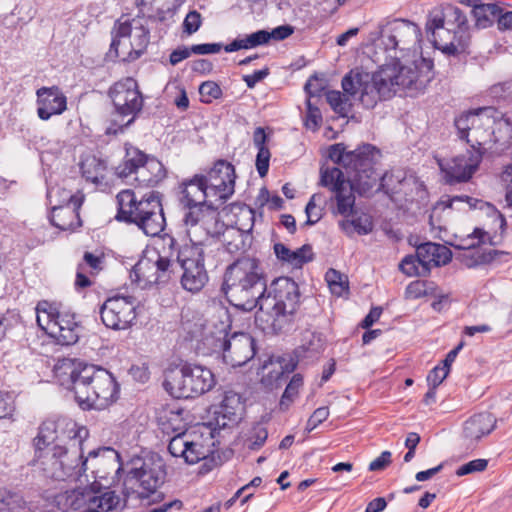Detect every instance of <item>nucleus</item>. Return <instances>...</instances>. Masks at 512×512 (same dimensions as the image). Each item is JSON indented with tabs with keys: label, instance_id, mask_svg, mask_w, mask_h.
<instances>
[{
	"label": "nucleus",
	"instance_id": "5701e85b",
	"mask_svg": "<svg viewBox=\"0 0 512 512\" xmlns=\"http://www.w3.org/2000/svg\"><path fill=\"white\" fill-rule=\"evenodd\" d=\"M416 255L422 266V275H428L432 267L448 264L452 259V252L442 244L426 242L416 248Z\"/></svg>",
	"mask_w": 512,
	"mask_h": 512
},
{
	"label": "nucleus",
	"instance_id": "680f3d73",
	"mask_svg": "<svg viewBox=\"0 0 512 512\" xmlns=\"http://www.w3.org/2000/svg\"><path fill=\"white\" fill-rule=\"evenodd\" d=\"M329 158L335 163L341 165L346 170L348 156H351V151L346 152L345 146L341 143L332 145L329 148Z\"/></svg>",
	"mask_w": 512,
	"mask_h": 512
},
{
	"label": "nucleus",
	"instance_id": "3c124183",
	"mask_svg": "<svg viewBox=\"0 0 512 512\" xmlns=\"http://www.w3.org/2000/svg\"><path fill=\"white\" fill-rule=\"evenodd\" d=\"M313 258L312 246L310 244H304L294 251L291 250L288 264L295 268H300L305 263L312 261Z\"/></svg>",
	"mask_w": 512,
	"mask_h": 512
},
{
	"label": "nucleus",
	"instance_id": "a211bd4d",
	"mask_svg": "<svg viewBox=\"0 0 512 512\" xmlns=\"http://www.w3.org/2000/svg\"><path fill=\"white\" fill-rule=\"evenodd\" d=\"M214 347L222 352L224 362L232 367L245 365L256 354L255 339L245 332L225 334L222 339L215 341Z\"/></svg>",
	"mask_w": 512,
	"mask_h": 512
},
{
	"label": "nucleus",
	"instance_id": "4c0bfd02",
	"mask_svg": "<svg viewBox=\"0 0 512 512\" xmlns=\"http://www.w3.org/2000/svg\"><path fill=\"white\" fill-rule=\"evenodd\" d=\"M439 205H443L444 208L456 209L458 211L465 212L473 209L482 210L484 207H492L490 203L468 195H456L449 197L447 200H442Z\"/></svg>",
	"mask_w": 512,
	"mask_h": 512
},
{
	"label": "nucleus",
	"instance_id": "6e6d98bb",
	"mask_svg": "<svg viewBox=\"0 0 512 512\" xmlns=\"http://www.w3.org/2000/svg\"><path fill=\"white\" fill-rule=\"evenodd\" d=\"M199 94L203 103H211L222 96L221 87L214 81H205L199 86Z\"/></svg>",
	"mask_w": 512,
	"mask_h": 512
},
{
	"label": "nucleus",
	"instance_id": "c9c22d12",
	"mask_svg": "<svg viewBox=\"0 0 512 512\" xmlns=\"http://www.w3.org/2000/svg\"><path fill=\"white\" fill-rule=\"evenodd\" d=\"M325 349V338L321 333L306 330L302 333L301 345L296 352L299 356L314 357Z\"/></svg>",
	"mask_w": 512,
	"mask_h": 512
},
{
	"label": "nucleus",
	"instance_id": "412c9836",
	"mask_svg": "<svg viewBox=\"0 0 512 512\" xmlns=\"http://www.w3.org/2000/svg\"><path fill=\"white\" fill-rule=\"evenodd\" d=\"M254 221V210L250 207H245L241 209L240 217L236 222L237 225H240L239 228H227L225 231L222 229L223 245L229 253H236L244 248V233L252 231Z\"/></svg>",
	"mask_w": 512,
	"mask_h": 512
},
{
	"label": "nucleus",
	"instance_id": "b1692460",
	"mask_svg": "<svg viewBox=\"0 0 512 512\" xmlns=\"http://www.w3.org/2000/svg\"><path fill=\"white\" fill-rule=\"evenodd\" d=\"M179 203L183 206L208 203L213 200L209 197L208 188L204 182V176L195 174L189 179H184L179 184Z\"/></svg>",
	"mask_w": 512,
	"mask_h": 512
},
{
	"label": "nucleus",
	"instance_id": "5fc2aeb1",
	"mask_svg": "<svg viewBox=\"0 0 512 512\" xmlns=\"http://www.w3.org/2000/svg\"><path fill=\"white\" fill-rule=\"evenodd\" d=\"M486 232L480 228H475L471 234L466 238L460 240L459 243L455 244L454 247L459 250H473L484 243V237Z\"/></svg>",
	"mask_w": 512,
	"mask_h": 512
},
{
	"label": "nucleus",
	"instance_id": "4be33fe9",
	"mask_svg": "<svg viewBox=\"0 0 512 512\" xmlns=\"http://www.w3.org/2000/svg\"><path fill=\"white\" fill-rule=\"evenodd\" d=\"M37 114L41 120H49L52 115H60L67 108V98L57 86L41 87L37 90Z\"/></svg>",
	"mask_w": 512,
	"mask_h": 512
},
{
	"label": "nucleus",
	"instance_id": "338daca9",
	"mask_svg": "<svg viewBox=\"0 0 512 512\" xmlns=\"http://www.w3.org/2000/svg\"><path fill=\"white\" fill-rule=\"evenodd\" d=\"M264 34V30H258L245 38L240 39L242 43V49L255 48L260 45L267 44V38Z\"/></svg>",
	"mask_w": 512,
	"mask_h": 512
},
{
	"label": "nucleus",
	"instance_id": "49530a36",
	"mask_svg": "<svg viewBox=\"0 0 512 512\" xmlns=\"http://www.w3.org/2000/svg\"><path fill=\"white\" fill-rule=\"evenodd\" d=\"M339 225L346 233H351L353 230L359 235H367L373 230V223L369 217H357L352 220H342Z\"/></svg>",
	"mask_w": 512,
	"mask_h": 512
},
{
	"label": "nucleus",
	"instance_id": "79ce46f5",
	"mask_svg": "<svg viewBox=\"0 0 512 512\" xmlns=\"http://www.w3.org/2000/svg\"><path fill=\"white\" fill-rule=\"evenodd\" d=\"M183 412L184 411L182 409L166 410L164 415L159 418V424L162 431L166 434L186 432V423L182 416Z\"/></svg>",
	"mask_w": 512,
	"mask_h": 512
},
{
	"label": "nucleus",
	"instance_id": "de8ad7c7",
	"mask_svg": "<svg viewBox=\"0 0 512 512\" xmlns=\"http://www.w3.org/2000/svg\"><path fill=\"white\" fill-rule=\"evenodd\" d=\"M325 280L331 292L337 296H342L348 291V280L347 277L337 270L330 268L325 274Z\"/></svg>",
	"mask_w": 512,
	"mask_h": 512
},
{
	"label": "nucleus",
	"instance_id": "1a4fd4ad",
	"mask_svg": "<svg viewBox=\"0 0 512 512\" xmlns=\"http://www.w3.org/2000/svg\"><path fill=\"white\" fill-rule=\"evenodd\" d=\"M495 114H498L495 109L484 107L456 117L454 125L459 139L464 140L470 149L485 154L491 148Z\"/></svg>",
	"mask_w": 512,
	"mask_h": 512
},
{
	"label": "nucleus",
	"instance_id": "09e8293b",
	"mask_svg": "<svg viewBox=\"0 0 512 512\" xmlns=\"http://www.w3.org/2000/svg\"><path fill=\"white\" fill-rule=\"evenodd\" d=\"M89 458L95 459V466L104 465L107 460L111 461L113 468H116V472L120 470V466L117 465L119 454L110 447H103L98 450H92L88 454Z\"/></svg>",
	"mask_w": 512,
	"mask_h": 512
},
{
	"label": "nucleus",
	"instance_id": "c85d7f7f",
	"mask_svg": "<svg viewBox=\"0 0 512 512\" xmlns=\"http://www.w3.org/2000/svg\"><path fill=\"white\" fill-rule=\"evenodd\" d=\"M56 329L53 330L51 337L61 345L75 344L79 339V325L75 321V314L59 310L56 319Z\"/></svg>",
	"mask_w": 512,
	"mask_h": 512
},
{
	"label": "nucleus",
	"instance_id": "603ef678",
	"mask_svg": "<svg viewBox=\"0 0 512 512\" xmlns=\"http://www.w3.org/2000/svg\"><path fill=\"white\" fill-rule=\"evenodd\" d=\"M190 435L187 432L176 433L169 441L168 451L174 457H184Z\"/></svg>",
	"mask_w": 512,
	"mask_h": 512
},
{
	"label": "nucleus",
	"instance_id": "4468645a",
	"mask_svg": "<svg viewBox=\"0 0 512 512\" xmlns=\"http://www.w3.org/2000/svg\"><path fill=\"white\" fill-rule=\"evenodd\" d=\"M177 262L183 270L180 278L182 288L192 294L199 293L209 281L203 249L186 246L177 251Z\"/></svg>",
	"mask_w": 512,
	"mask_h": 512
},
{
	"label": "nucleus",
	"instance_id": "7c9ffc66",
	"mask_svg": "<svg viewBox=\"0 0 512 512\" xmlns=\"http://www.w3.org/2000/svg\"><path fill=\"white\" fill-rule=\"evenodd\" d=\"M167 176V171L160 160L150 155L147 161L137 171V175L133 177V181L139 186L154 187L162 182Z\"/></svg>",
	"mask_w": 512,
	"mask_h": 512
},
{
	"label": "nucleus",
	"instance_id": "c03bdc74",
	"mask_svg": "<svg viewBox=\"0 0 512 512\" xmlns=\"http://www.w3.org/2000/svg\"><path fill=\"white\" fill-rule=\"evenodd\" d=\"M155 264L151 259H141L133 267L138 282L145 284H159V276L155 274Z\"/></svg>",
	"mask_w": 512,
	"mask_h": 512
},
{
	"label": "nucleus",
	"instance_id": "69168bd1",
	"mask_svg": "<svg viewBox=\"0 0 512 512\" xmlns=\"http://www.w3.org/2000/svg\"><path fill=\"white\" fill-rule=\"evenodd\" d=\"M258 153L256 156V169L260 175V177H265L269 170V161H270V151L268 147H260L257 149Z\"/></svg>",
	"mask_w": 512,
	"mask_h": 512
},
{
	"label": "nucleus",
	"instance_id": "e2e57ef3",
	"mask_svg": "<svg viewBox=\"0 0 512 512\" xmlns=\"http://www.w3.org/2000/svg\"><path fill=\"white\" fill-rule=\"evenodd\" d=\"M488 461L486 459H475L463 464L456 470L457 476H464L474 472H481L487 468Z\"/></svg>",
	"mask_w": 512,
	"mask_h": 512
},
{
	"label": "nucleus",
	"instance_id": "13d9d810",
	"mask_svg": "<svg viewBox=\"0 0 512 512\" xmlns=\"http://www.w3.org/2000/svg\"><path fill=\"white\" fill-rule=\"evenodd\" d=\"M499 254H502V252L490 249L488 251H479L475 250L470 255V262L467 263L469 267L477 266V265H483L488 264L492 262L495 257Z\"/></svg>",
	"mask_w": 512,
	"mask_h": 512
},
{
	"label": "nucleus",
	"instance_id": "58836bf2",
	"mask_svg": "<svg viewBox=\"0 0 512 512\" xmlns=\"http://www.w3.org/2000/svg\"><path fill=\"white\" fill-rule=\"evenodd\" d=\"M492 144H498L501 151L508 149L512 144V123L508 118H498L495 114V123L492 127Z\"/></svg>",
	"mask_w": 512,
	"mask_h": 512
},
{
	"label": "nucleus",
	"instance_id": "393cba45",
	"mask_svg": "<svg viewBox=\"0 0 512 512\" xmlns=\"http://www.w3.org/2000/svg\"><path fill=\"white\" fill-rule=\"evenodd\" d=\"M205 219L209 220L206 224L197 222L195 225L192 224L185 227L186 234L192 243L191 246L202 248V246L210 240L218 238L221 235L224 223L219 220V216L211 217L206 215Z\"/></svg>",
	"mask_w": 512,
	"mask_h": 512
},
{
	"label": "nucleus",
	"instance_id": "cd10ccee",
	"mask_svg": "<svg viewBox=\"0 0 512 512\" xmlns=\"http://www.w3.org/2000/svg\"><path fill=\"white\" fill-rule=\"evenodd\" d=\"M125 155L122 162L116 167V174L122 179L133 181L139 168L143 166L150 156L131 143L124 144Z\"/></svg>",
	"mask_w": 512,
	"mask_h": 512
},
{
	"label": "nucleus",
	"instance_id": "c756f323",
	"mask_svg": "<svg viewBox=\"0 0 512 512\" xmlns=\"http://www.w3.org/2000/svg\"><path fill=\"white\" fill-rule=\"evenodd\" d=\"M242 404L236 393H227L220 406L215 411V421L218 427L226 428L236 424L240 419Z\"/></svg>",
	"mask_w": 512,
	"mask_h": 512
},
{
	"label": "nucleus",
	"instance_id": "8fccbe9b",
	"mask_svg": "<svg viewBox=\"0 0 512 512\" xmlns=\"http://www.w3.org/2000/svg\"><path fill=\"white\" fill-rule=\"evenodd\" d=\"M346 96L348 95L345 93L343 95L341 94L340 91L335 90L328 91L326 93L327 102L329 103L333 111L342 117L347 115L350 107V104H348V98Z\"/></svg>",
	"mask_w": 512,
	"mask_h": 512
},
{
	"label": "nucleus",
	"instance_id": "dca6fc26",
	"mask_svg": "<svg viewBox=\"0 0 512 512\" xmlns=\"http://www.w3.org/2000/svg\"><path fill=\"white\" fill-rule=\"evenodd\" d=\"M65 194L64 200L67 204H54L51 208L50 222L62 231H74L82 226L79 210L83 204V195L72 194L69 190L60 187H53L48 190L47 198L53 204L55 194Z\"/></svg>",
	"mask_w": 512,
	"mask_h": 512
},
{
	"label": "nucleus",
	"instance_id": "f3484780",
	"mask_svg": "<svg viewBox=\"0 0 512 512\" xmlns=\"http://www.w3.org/2000/svg\"><path fill=\"white\" fill-rule=\"evenodd\" d=\"M421 30L408 20L395 19L381 29V44L391 59H397V49H409L420 40Z\"/></svg>",
	"mask_w": 512,
	"mask_h": 512
},
{
	"label": "nucleus",
	"instance_id": "2eb2a0df",
	"mask_svg": "<svg viewBox=\"0 0 512 512\" xmlns=\"http://www.w3.org/2000/svg\"><path fill=\"white\" fill-rule=\"evenodd\" d=\"M138 306L139 301L132 295L108 297L99 308L101 321L109 329L125 330L135 321Z\"/></svg>",
	"mask_w": 512,
	"mask_h": 512
},
{
	"label": "nucleus",
	"instance_id": "a878e982",
	"mask_svg": "<svg viewBox=\"0 0 512 512\" xmlns=\"http://www.w3.org/2000/svg\"><path fill=\"white\" fill-rule=\"evenodd\" d=\"M496 422V418L489 412L475 414L465 421L463 437L469 445H475L495 429Z\"/></svg>",
	"mask_w": 512,
	"mask_h": 512
},
{
	"label": "nucleus",
	"instance_id": "20e7f679",
	"mask_svg": "<svg viewBox=\"0 0 512 512\" xmlns=\"http://www.w3.org/2000/svg\"><path fill=\"white\" fill-rule=\"evenodd\" d=\"M116 220L138 226L147 236H158L165 227L161 194L151 191L140 200L131 189L120 191L117 196Z\"/></svg>",
	"mask_w": 512,
	"mask_h": 512
},
{
	"label": "nucleus",
	"instance_id": "37998d69",
	"mask_svg": "<svg viewBox=\"0 0 512 512\" xmlns=\"http://www.w3.org/2000/svg\"><path fill=\"white\" fill-rule=\"evenodd\" d=\"M351 181H349V177L345 178L344 172L338 168H327L325 170H321V185L325 187H330L333 192L349 185Z\"/></svg>",
	"mask_w": 512,
	"mask_h": 512
},
{
	"label": "nucleus",
	"instance_id": "473e14b6",
	"mask_svg": "<svg viewBox=\"0 0 512 512\" xmlns=\"http://www.w3.org/2000/svg\"><path fill=\"white\" fill-rule=\"evenodd\" d=\"M91 491L87 489L67 490L55 497L57 507L63 512L78 510L85 505H90Z\"/></svg>",
	"mask_w": 512,
	"mask_h": 512
},
{
	"label": "nucleus",
	"instance_id": "e433bc0d",
	"mask_svg": "<svg viewBox=\"0 0 512 512\" xmlns=\"http://www.w3.org/2000/svg\"><path fill=\"white\" fill-rule=\"evenodd\" d=\"M82 176L91 183L99 184L105 177L106 164L94 155L85 157L80 163Z\"/></svg>",
	"mask_w": 512,
	"mask_h": 512
},
{
	"label": "nucleus",
	"instance_id": "6ab92c4d",
	"mask_svg": "<svg viewBox=\"0 0 512 512\" xmlns=\"http://www.w3.org/2000/svg\"><path fill=\"white\" fill-rule=\"evenodd\" d=\"M204 176V182L208 188L209 197L218 205L226 202L234 193L235 168L226 160H218Z\"/></svg>",
	"mask_w": 512,
	"mask_h": 512
},
{
	"label": "nucleus",
	"instance_id": "a19ab883",
	"mask_svg": "<svg viewBox=\"0 0 512 512\" xmlns=\"http://www.w3.org/2000/svg\"><path fill=\"white\" fill-rule=\"evenodd\" d=\"M353 190H356V187L351 182L349 185L335 191L336 213L346 217L353 213L355 205Z\"/></svg>",
	"mask_w": 512,
	"mask_h": 512
},
{
	"label": "nucleus",
	"instance_id": "0eeeda50",
	"mask_svg": "<svg viewBox=\"0 0 512 512\" xmlns=\"http://www.w3.org/2000/svg\"><path fill=\"white\" fill-rule=\"evenodd\" d=\"M215 385L212 371L204 366L184 363L165 372L164 389L174 398H195Z\"/></svg>",
	"mask_w": 512,
	"mask_h": 512
},
{
	"label": "nucleus",
	"instance_id": "0e129e2a",
	"mask_svg": "<svg viewBox=\"0 0 512 512\" xmlns=\"http://www.w3.org/2000/svg\"><path fill=\"white\" fill-rule=\"evenodd\" d=\"M268 437L266 428L257 425L252 430V435L249 438L248 448L251 450H258L262 447Z\"/></svg>",
	"mask_w": 512,
	"mask_h": 512
},
{
	"label": "nucleus",
	"instance_id": "7ed1b4c3",
	"mask_svg": "<svg viewBox=\"0 0 512 512\" xmlns=\"http://www.w3.org/2000/svg\"><path fill=\"white\" fill-rule=\"evenodd\" d=\"M88 431L76 429L72 423L68 438L69 446L54 445L50 449L35 453L34 462L42 470L45 477L57 481H65L70 477L78 478L86 471L88 458L83 456V441Z\"/></svg>",
	"mask_w": 512,
	"mask_h": 512
},
{
	"label": "nucleus",
	"instance_id": "aec40b11",
	"mask_svg": "<svg viewBox=\"0 0 512 512\" xmlns=\"http://www.w3.org/2000/svg\"><path fill=\"white\" fill-rule=\"evenodd\" d=\"M484 154L480 150L467 148L446 162H439L447 183L455 184L469 181L478 170Z\"/></svg>",
	"mask_w": 512,
	"mask_h": 512
},
{
	"label": "nucleus",
	"instance_id": "423d86ee",
	"mask_svg": "<svg viewBox=\"0 0 512 512\" xmlns=\"http://www.w3.org/2000/svg\"><path fill=\"white\" fill-rule=\"evenodd\" d=\"M165 478V463L157 454L134 458L128 464L123 495L134 496L141 501L154 496L152 502H157L163 498L157 490L165 482ZM150 503L151 501L148 502Z\"/></svg>",
	"mask_w": 512,
	"mask_h": 512
},
{
	"label": "nucleus",
	"instance_id": "9d476101",
	"mask_svg": "<svg viewBox=\"0 0 512 512\" xmlns=\"http://www.w3.org/2000/svg\"><path fill=\"white\" fill-rule=\"evenodd\" d=\"M347 161L346 173L349 181L353 182L356 191L365 195L371 191L377 184V190L383 188L384 177L377 171L375 165L381 157L380 151L371 144L363 146L351 151Z\"/></svg>",
	"mask_w": 512,
	"mask_h": 512
},
{
	"label": "nucleus",
	"instance_id": "f704fd0d",
	"mask_svg": "<svg viewBox=\"0 0 512 512\" xmlns=\"http://www.w3.org/2000/svg\"><path fill=\"white\" fill-rule=\"evenodd\" d=\"M60 425V421L53 420H46L41 424L38 435L33 441L35 453L42 452L52 447L51 444L59 438L58 428Z\"/></svg>",
	"mask_w": 512,
	"mask_h": 512
},
{
	"label": "nucleus",
	"instance_id": "bb28decb",
	"mask_svg": "<svg viewBox=\"0 0 512 512\" xmlns=\"http://www.w3.org/2000/svg\"><path fill=\"white\" fill-rule=\"evenodd\" d=\"M460 3L472 8V16L478 28H488L505 14V10L494 3H482L481 0H460Z\"/></svg>",
	"mask_w": 512,
	"mask_h": 512
},
{
	"label": "nucleus",
	"instance_id": "ddd939ff",
	"mask_svg": "<svg viewBox=\"0 0 512 512\" xmlns=\"http://www.w3.org/2000/svg\"><path fill=\"white\" fill-rule=\"evenodd\" d=\"M392 65L384 64L382 70H389L391 89L395 86L404 89L423 90L434 78L433 61L419 56L411 62L401 64L399 59H393Z\"/></svg>",
	"mask_w": 512,
	"mask_h": 512
},
{
	"label": "nucleus",
	"instance_id": "a18cd8bd",
	"mask_svg": "<svg viewBox=\"0 0 512 512\" xmlns=\"http://www.w3.org/2000/svg\"><path fill=\"white\" fill-rule=\"evenodd\" d=\"M303 386V377L301 374H294L290 382L286 386L284 393L280 399V409L285 411L298 396L300 388Z\"/></svg>",
	"mask_w": 512,
	"mask_h": 512
},
{
	"label": "nucleus",
	"instance_id": "052dcab7",
	"mask_svg": "<svg viewBox=\"0 0 512 512\" xmlns=\"http://www.w3.org/2000/svg\"><path fill=\"white\" fill-rule=\"evenodd\" d=\"M202 24V17L201 14L196 11L192 10L188 12L186 15L184 21H183V32L192 35L195 32H197Z\"/></svg>",
	"mask_w": 512,
	"mask_h": 512
},
{
	"label": "nucleus",
	"instance_id": "72a5a7b5",
	"mask_svg": "<svg viewBox=\"0 0 512 512\" xmlns=\"http://www.w3.org/2000/svg\"><path fill=\"white\" fill-rule=\"evenodd\" d=\"M59 307L55 303L41 301L36 307V319L38 326L51 337L53 330L56 329V319L58 317Z\"/></svg>",
	"mask_w": 512,
	"mask_h": 512
},
{
	"label": "nucleus",
	"instance_id": "2f4dec72",
	"mask_svg": "<svg viewBox=\"0 0 512 512\" xmlns=\"http://www.w3.org/2000/svg\"><path fill=\"white\" fill-rule=\"evenodd\" d=\"M218 203L213 200H209L208 203L202 204H193L188 206H183V217L182 222L184 227L190 226L192 224H196L197 222L206 224L209 220H206V215L209 216H219Z\"/></svg>",
	"mask_w": 512,
	"mask_h": 512
},
{
	"label": "nucleus",
	"instance_id": "ea45409f",
	"mask_svg": "<svg viewBox=\"0 0 512 512\" xmlns=\"http://www.w3.org/2000/svg\"><path fill=\"white\" fill-rule=\"evenodd\" d=\"M130 497L121 499L115 491H107L99 496L91 492L90 505H94L97 509L103 511H111L114 509H123L126 506L127 500Z\"/></svg>",
	"mask_w": 512,
	"mask_h": 512
},
{
	"label": "nucleus",
	"instance_id": "f8f14e48",
	"mask_svg": "<svg viewBox=\"0 0 512 512\" xmlns=\"http://www.w3.org/2000/svg\"><path fill=\"white\" fill-rule=\"evenodd\" d=\"M144 18H133L122 21L118 19L111 31L112 42L110 45L109 53L114 54L115 57H121L119 46L122 38H131L130 49L123 52L122 60L133 61L138 59L146 50L150 42V31L146 25Z\"/></svg>",
	"mask_w": 512,
	"mask_h": 512
},
{
	"label": "nucleus",
	"instance_id": "39448f33",
	"mask_svg": "<svg viewBox=\"0 0 512 512\" xmlns=\"http://www.w3.org/2000/svg\"><path fill=\"white\" fill-rule=\"evenodd\" d=\"M468 30L466 15L455 6H448L426 23L427 34L434 46L447 55H458L466 50L470 38Z\"/></svg>",
	"mask_w": 512,
	"mask_h": 512
},
{
	"label": "nucleus",
	"instance_id": "864d4df0",
	"mask_svg": "<svg viewBox=\"0 0 512 512\" xmlns=\"http://www.w3.org/2000/svg\"><path fill=\"white\" fill-rule=\"evenodd\" d=\"M209 450L201 443L193 440L188 441L187 453L184 455V460L188 464H195L202 459H205Z\"/></svg>",
	"mask_w": 512,
	"mask_h": 512
},
{
	"label": "nucleus",
	"instance_id": "6e6552de",
	"mask_svg": "<svg viewBox=\"0 0 512 512\" xmlns=\"http://www.w3.org/2000/svg\"><path fill=\"white\" fill-rule=\"evenodd\" d=\"M389 70H382L369 74L358 70H351L346 74L341 86L345 94L355 97L359 93V100L367 109L374 108L379 101L390 99L395 90L391 89Z\"/></svg>",
	"mask_w": 512,
	"mask_h": 512
},
{
	"label": "nucleus",
	"instance_id": "4d7b16f0",
	"mask_svg": "<svg viewBox=\"0 0 512 512\" xmlns=\"http://www.w3.org/2000/svg\"><path fill=\"white\" fill-rule=\"evenodd\" d=\"M400 270L408 276H423L422 266L417 255H407L399 265Z\"/></svg>",
	"mask_w": 512,
	"mask_h": 512
},
{
	"label": "nucleus",
	"instance_id": "9b49d317",
	"mask_svg": "<svg viewBox=\"0 0 512 512\" xmlns=\"http://www.w3.org/2000/svg\"><path fill=\"white\" fill-rule=\"evenodd\" d=\"M115 112L121 117L130 116L129 120L118 128L108 127L106 134L116 135L129 127L137 115L142 111L144 98L137 81L132 77L123 78L115 82L108 90Z\"/></svg>",
	"mask_w": 512,
	"mask_h": 512
},
{
	"label": "nucleus",
	"instance_id": "f03ea898",
	"mask_svg": "<svg viewBox=\"0 0 512 512\" xmlns=\"http://www.w3.org/2000/svg\"><path fill=\"white\" fill-rule=\"evenodd\" d=\"M70 387L82 409H104L118 398L119 385L105 368L78 362L70 372Z\"/></svg>",
	"mask_w": 512,
	"mask_h": 512
},
{
	"label": "nucleus",
	"instance_id": "bf43d9fd",
	"mask_svg": "<svg viewBox=\"0 0 512 512\" xmlns=\"http://www.w3.org/2000/svg\"><path fill=\"white\" fill-rule=\"evenodd\" d=\"M153 263L155 264L154 272L159 276V284L167 282L170 279L172 261L159 255Z\"/></svg>",
	"mask_w": 512,
	"mask_h": 512
},
{
	"label": "nucleus",
	"instance_id": "774afa93",
	"mask_svg": "<svg viewBox=\"0 0 512 512\" xmlns=\"http://www.w3.org/2000/svg\"><path fill=\"white\" fill-rule=\"evenodd\" d=\"M322 122V116L320 110L317 107H314L310 100L307 101V114L305 125L307 128H311L316 130L320 123Z\"/></svg>",
	"mask_w": 512,
	"mask_h": 512
},
{
	"label": "nucleus",
	"instance_id": "f257e3e1",
	"mask_svg": "<svg viewBox=\"0 0 512 512\" xmlns=\"http://www.w3.org/2000/svg\"><path fill=\"white\" fill-rule=\"evenodd\" d=\"M222 290L239 310L250 312L258 307L256 320L275 334L291 327L300 303L298 284L279 277L267 285L261 263L254 257L238 258L226 268Z\"/></svg>",
	"mask_w": 512,
	"mask_h": 512
}]
</instances>
